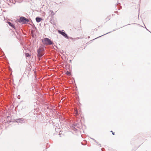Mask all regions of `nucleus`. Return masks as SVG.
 <instances>
[{"mask_svg":"<svg viewBox=\"0 0 151 151\" xmlns=\"http://www.w3.org/2000/svg\"><path fill=\"white\" fill-rule=\"evenodd\" d=\"M42 42L44 44L50 45L52 44L51 41L49 39L47 38L42 40Z\"/></svg>","mask_w":151,"mask_h":151,"instance_id":"obj_1","label":"nucleus"},{"mask_svg":"<svg viewBox=\"0 0 151 151\" xmlns=\"http://www.w3.org/2000/svg\"><path fill=\"white\" fill-rule=\"evenodd\" d=\"M29 21L28 19L23 17H21L20 19L19 22H22L23 24H25L28 22Z\"/></svg>","mask_w":151,"mask_h":151,"instance_id":"obj_2","label":"nucleus"},{"mask_svg":"<svg viewBox=\"0 0 151 151\" xmlns=\"http://www.w3.org/2000/svg\"><path fill=\"white\" fill-rule=\"evenodd\" d=\"M43 48H40L38 50V56L39 57H41L43 55L42 51H43Z\"/></svg>","mask_w":151,"mask_h":151,"instance_id":"obj_3","label":"nucleus"},{"mask_svg":"<svg viewBox=\"0 0 151 151\" xmlns=\"http://www.w3.org/2000/svg\"><path fill=\"white\" fill-rule=\"evenodd\" d=\"M58 32L60 34L62 35L64 37H65L68 38V37L67 35L64 32H62L60 30H58Z\"/></svg>","mask_w":151,"mask_h":151,"instance_id":"obj_4","label":"nucleus"},{"mask_svg":"<svg viewBox=\"0 0 151 151\" xmlns=\"http://www.w3.org/2000/svg\"><path fill=\"white\" fill-rule=\"evenodd\" d=\"M42 20V18L39 17H37L36 18V20L37 22H40Z\"/></svg>","mask_w":151,"mask_h":151,"instance_id":"obj_5","label":"nucleus"},{"mask_svg":"<svg viewBox=\"0 0 151 151\" xmlns=\"http://www.w3.org/2000/svg\"><path fill=\"white\" fill-rule=\"evenodd\" d=\"M8 23L11 27H13L14 28H15V26H14V25L13 24H12L10 22H8Z\"/></svg>","mask_w":151,"mask_h":151,"instance_id":"obj_6","label":"nucleus"},{"mask_svg":"<svg viewBox=\"0 0 151 151\" xmlns=\"http://www.w3.org/2000/svg\"><path fill=\"white\" fill-rule=\"evenodd\" d=\"M25 55L27 57H28L30 56V55L28 53H25Z\"/></svg>","mask_w":151,"mask_h":151,"instance_id":"obj_7","label":"nucleus"},{"mask_svg":"<svg viewBox=\"0 0 151 151\" xmlns=\"http://www.w3.org/2000/svg\"><path fill=\"white\" fill-rule=\"evenodd\" d=\"M66 74L67 75H70V72L68 71L66 73Z\"/></svg>","mask_w":151,"mask_h":151,"instance_id":"obj_8","label":"nucleus"},{"mask_svg":"<svg viewBox=\"0 0 151 151\" xmlns=\"http://www.w3.org/2000/svg\"><path fill=\"white\" fill-rule=\"evenodd\" d=\"M111 132H112V134L113 135H114V132H113L112 131H111Z\"/></svg>","mask_w":151,"mask_h":151,"instance_id":"obj_9","label":"nucleus"},{"mask_svg":"<svg viewBox=\"0 0 151 151\" xmlns=\"http://www.w3.org/2000/svg\"><path fill=\"white\" fill-rule=\"evenodd\" d=\"M52 13L53 14H54V13L52 11Z\"/></svg>","mask_w":151,"mask_h":151,"instance_id":"obj_10","label":"nucleus"},{"mask_svg":"<svg viewBox=\"0 0 151 151\" xmlns=\"http://www.w3.org/2000/svg\"><path fill=\"white\" fill-rule=\"evenodd\" d=\"M99 26H98V28H99Z\"/></svg>","mask_w":151,"mask_h":151,"instance_id":"obj_11","label":"nucleus"},{"mask_svg":"<svg viewBox=\"0 0 151 151\" xmlns=\"http://www.w3.org/2000/svg\"><path fill=\"white\" fill-rule=\"evenodd\" d=\"M98 30V29H96V30Z\"/></svg>","mask_w":151,"mask_h":151,"instance_id":"obj_12","label":"nucleus"}]
</instances>
